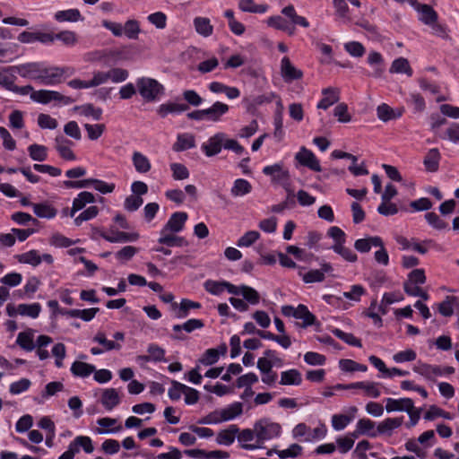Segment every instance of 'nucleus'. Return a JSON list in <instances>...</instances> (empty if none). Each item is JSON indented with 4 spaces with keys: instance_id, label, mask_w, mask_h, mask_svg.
Returning a JSON list of instances; mask_svg holds the SVG:
<instances>
[{
    "instance_id": "53",
    "label": "nucleus",
    "mask_w": 459,
    "mask_h": 459,
    "mask_svg": "<svg viewBox=\"0 0 459 459\" xmlns=\"http://www.w3.org/2000/svg\"><path fill=\"white\" fill-rule=\"evenodd\" d=\"M84 128L88 134V138L91 141H96L102 135L106 126L104 124H85Z\"/></svg>"
},
{
    "instance_id": "63",
    "label": "nucleus",
    "mask_w": 459,
    "mask_h": 459,
    "mask_svg": "<svg viewBox=\"0 0 459 459\" xmlns=\"http://www.w3.org/2000/svg\"><path fill=\"white\" fill-rule=\"evenodd\" d=\"M64 133L65 135L76 140L80 141L82 139V133L80 127L75 121H70L66 123L64 126Z\"/></svg>"
},
{
    "instance_id": "42",
    "label": "nucleus",
    "mask_w": 459,
    "mask_h": 459,
    "mask_svg": "<svg viewBox=\"0 0 459 459\" xmlns=\"http://www.w3.org/2000/svg\"><path fill=\"white\" fill-rule=\"evenodd\" d=\"M374 427H375L374 421L370 420L369 419H360L357 422V429L354 432L353 436L355 437H357L358 435H359V434H368L370 437H375L377 435V430L376 432L370 433V431L374 429Z\"/></svg>"
},
{
    "instance_id": "20",
    "label": "nucleus",
    "mask_w": 459,
    "mask_h": 459,
    "mask_svg": "<svg viewBox=\"0 0 459 459\" xmlns=\"http://www.w3.org/2000/svg\"><path fill=\"white\" fill-rule=\"evenodd\" d=\"M95 198L94 195L91 192H81L77 197H75L73 201V206L70 211L69 215L71 217H74V214L83 209L87 204H92L94 203Z\"/></svg>"
},
{
    "instance_id": "49",
    "label": "nucleus",
    "mask_w": 459,
    "mask_h": 459,
    "mask_svg": "<svg viewBox=\"0 0 459 459\" xmlns=\"http://www.w3.org/2000/svg\"><path fill=\"white\" fill-rule=\"evenodd\" d=\"M333 335L341 339L349 345L360 348L362 347L361 341L355 337L352 333H345L338 328L332 330Z\"/></svg>"
},
{
    "instance_id": "26",
    "label": "nucleus",
    "mask_w": 459,
    "mask_h": 459,
    "mask_svg": "<svg viewBox=\"0 0 459 459\" xmlns=\"http://www.w3.org/2000/svg\"><path fill=\"white\" fill-rule=\"evenodd\" d=\"M173 308H178L176 316L178 318H185L188 316L190 309H198L201 307V304L195 301H192L187 299H183L178 306L177 303H172Z\"/></svg>"
},
{
    "instance_id": "50",
    "label": "nucleus",
    "mask_w": 459,
    "mask_h": 459,
    "mask_svg": "<svg viewBox=\"0 0 459 459\" xmlns=\"http://www.w3.org/2000/svg\"><path fill=\"white\" fill-rule=\"evenodd\" d=\"M93 341L102 345L106 351L112 350H120L121 344L116 342L114 341L108 340L106 334L102 332H98L96 335L93 337Z\"/></svg>"
},
{
    "instance_id": "40",
    "label": "nucleus",
    "mask_w": 459,
    "mask_h": 459,
    "mask_svg": "<svg viewBox=\"0 0 459 459\" xmlns=\"http://www.w3.org/2000/svg\"><path fill=\"white\" fill-rule=\"evenodd\" d=\"M57 91H48V90H39V91H34L30 94V99L33 101L42 103V104H48L52 100H55V98H56Z\"/></svg>"
},
{
    "instance_id": "14",
    "label": "nucleus",
    "mask_w": 459,
    "mask_h": 459,
    "mask_svg": "<svg viewBox=\"0 0 459 459\" xmlns=\"http://www.w3.org/2000/svg\"><path fill=\"white\" fill-rule=\"evenodd\" d=\"M121 402L118 391L115 388H107L102 392L100 403L108 411L113 410Z\"/></svg>"
},
{
    "instance_id": "4",
    "label": "nucleus",
    "mask_w": 459,
    "mask_h": 459,
    "mask_svg": "<svg viewBox=\"0 0 459 459\" xmlns=\"http://www.w3.org/2000/svg\"><path fill=\"white\" fill-rule=\"evenodd\" d=\"M74 143L67 139L65 135H56L54 139V148L59 156L65 160H75L76 156L72 150Z\"/></svg>"
},
{
    "instance_id": "56",
    "label": "nucleus",
    "mask_w": 459,
    "mask_h": 459,
    "mask_svg": "<svg viewBox=\"0 0 459 459\" xmlns=\"http://www.w3.org/2000/svg\"><path fill=\"white\" fill-rule=\"evenodd\" d=\"M353 420V416L334 414L332 417V426L335 430H342Z\"/></svg>"
},
{
    "instance_id": "43",
    "label": "nucleus",
    "mask_w": 459,
    "mask_h": 459,
    "mask_svg": "<svg viewBox=\"0 0 459 459\" xmlns=\"http://www.w3.org/2000/svg\"><path fill=\"white\" fill-rule=\"evenodd\" d=\"M55 18L58 22H77L82 20L81 13L78 9H68L58 11L55 14Z\"/></svg>"
},
{
    "instance_id": "64",
    "label": "nucleus",
    "mask_w": 459,
    "mask_h": 459,
    "mask_svg": "<svg viewBox=\"0 0 459 459\" xmlns=\"http://www.w3.org/2000/svg\"><path fill=\"white\" fill-rule=\"evenodd\" d=\"M220 359V351L215 349H208L199 359L200 363L204 366H210L216 363Z\"/></svg>"
},
{
    "instance_id": "11",
    "label": "nucleus",
    "mask_w": 459,
    "mask_h": 459,
    "mask_svg": "<svg viewBox=\"0 0 459 459\" xmlns=\"http://www.w3.org/2000/svg\"><path fill=\"white\" fill-rule=\"evenodd\" d=\"M187 220V214L184 212H174L170 218L169 219L168 222L165 224V226L162 228L163 233L164 232H171V233H178L181 231L184 228V225Z\"/></svg>"
},
{
    "instance_id": "10",
    "label": "nucleus",
    "mask_w": 459,
    "mask_h": 459,
    "mask_svg": "<svg viewBox=\"0 0 459 459\" xmlns=\"http://www.w3.org/2000/svg\"><path fill=\"white\" fill-rule=\"evenodd\" d=\"M238 441L241 447L246 450H255L261 448V445L256 441L255 428L253 429H245L238 433Z\"/></svg>"
},
{
    "instance_id": "6",
    "label": "nucleus",
    "mask_w": 459,
    "mask_h": 459,
    "mask_svg": "<svg viewBox=\"0 0 459 459\" xmlns=\"http://www.w3.org/2000/svg\"><path fill=\"white\" fill-rule=\"evenodd\" d=\"M39 79L42 84L54 85L61 82V73L58 66L46 67L41 63L39 69Z\"/></svg>"
},
{
    "instance_id": "25",
    "label": "nucleus",
    "mask_w": 459,
    "mask_h": 459,
    "mask_svg": "<svg viewBox=\"0 0 459 459\" xmlns=\"http://www.w3.org/2000/svg\"><path fill=\"white\" fill-rule=\"evenodd\" d=\"M132 161L138 173H147L152 169L149 159L140 152H133Z\"/></svg>"
},
{
    "instance_id": "17",
    "label": "nucleus",
    "mask_w": 459,
    "mask_h": 459,
    "mask_svg": "<svg viewBox=\"0 0 459 459\" xmlns=\"http://www.w3.org/2000/svg\"><path fill=\"white\" fill-rule=\"evenodd\" d=\"M385 403V410L387 412L406 411L411 409L413 404V401L411 398H387Z\"/></svg>"
},
{
    "instance_id": "46",
    "label": "nucleus",
    "mask_w": 459,
    "mask_h": 459,
    "mask_svg": "<svg viewBox=\"0 0 459 459\" xmlns=\"http://www.w3.org/2000/svg\"><path fill=\"white\" fill-rule=\"evenodd\" d=\"M19 315L37 318L41 311V306L39 303L20 304L18 305Z\"/></svg>"
},
{
    "instance_id": "60",
    "label": "nucleus",
    "mask_w": 459,
    "mask_h": 459,
    "mask_svg": "<svg viewBox=\"0 0 459 459\" xmlns=\"http://www.w3.org/2000/svg\"><path fill=\"white\" fill-rule=\"evenodd\" d=\"M345 50L354 57H361L365 54V48L360 42L350 41L344 44Z\"/></svg>"
},
{
    "instance_id": "28",
    "label": "nucleus",
    "mask_w": 459,
    "mask_h": 459,
    "mask_svg": "<svg viewBox=\"0 0 459 459\" xmlns=\"http://www.w3.org/2000/svg\"><path fill=\"white\" fill-rule=\"evenodd\" d=\"M302 382V377L298 369H289L281 374L280 384L283 385H299Z\"/></svg>"
},
{
    "instance_id": "57",
    "label": "nucleus",
    "mask_w": 459,
    "mask_h": 459,
    "mask_svg": "<svg viewBox=\"0 0 459 459\" xmlns=\"http://www.w3.org/2000/svg\"><path fill=\"white\" fill-rule=\"evenodd\" d=\"M440 137L453 143H459V123H452Z\"/></svg>"
},
{
    "instance_id": "54",
    "label": "nucleus",
    "mask_w": 459,
    "mask_h": 459,
    "mask_svg": "<svg viewBox=\"0 0 459 459\" xmlns=\"http://www.w3.org/2000/svg\"><path fill=\"white\" fill-rule=\"evenodd\" d=\"M245 300L251 305H256L260 301L259 293L252 287L241 285V294Z\"/></svg>"
},
{
    "instance_id": "41",
    "label": "nucleus",
    "mask_w": 459,
    "mask_h": 459,
    "mask_svg": "<svg viewBox=\"0 0 459 459\" xmlns=\"http://www.w3.org/2000/svg\"><path fill=\"white\" fill-rule=\"evenodd\" d=\"M194 25L196 32L204 37H209L212 34L213 27L208 18L196 17L194 20Z\"/></svg>"
},
{
    "instance_id": "52",
    "label": "nucleus",
    "mask_w": 459,
    "mask_h": 459,
    "mask_svg": "<svg viewBox=\"0 0 459 459\" xmlns=\"http://www.w3.org/2000/svg\"><path fill=\"white\" fill-rule=\"evenodd\" d=\"M332 249L348 262L354 263L358 259L357 255L351 248L344 247V244H334Z\"/></svg>"
},
{
    "instance_id": "51",
    "label": "nucleus",
    "mask_w": 459,
    "mask_h": 459,
    "mask_svg": "<svg viewBox=\"0 0 459 459\" xmlns=\"http://www.w3.org/2000/svg\"><path fill=\"white\" fill-rule=\"evenodd\" d=\"M339 367L342 371L354 372V371H367L368 368L366 365L359 364L352 359H342L339 361Z\"/></svg>"
},
{
    "instance_id": "58",
    "label": "nucleus",
    "mask_w": 459,
    "mask_h": 459,
    "mask_svg": "<svg viewBox=\"0 0 459 459\" xmlns=\"http://www.w3.org/2000/svg\"><path fill=\"white\" fill-rule=\"evenodd\" d=\"M260 238V233L255 230L246 232L241 238H238L237 245L239 247H250Z\"/></svg>"
},
{
    "instance_id": "18",
    "label": "nucleus",
    "mask_w": 459,
    "mask_h": 459,
    "mask_svg": "<svg viewBox=\"0 0 459 459\" xmlns=\"http://www.w3.org/2000/svg\"><path fill=\"white\" fill-rule=\"evenodd\" d=\"M229 111V106L225 103L216 101L212 107L205 108V118L208 121L218 122L221 117Z\"/></svg>"
},
{
    "instance_id": "23",
    "label": "nucleus",
    "mask_w": 459,
    "mask_h": 459,
    "mask_svg": "<svg viewBox=\"0 0 459 459\" xmlns=\"http://www.w3.org/2000/svg\"><path fill=\"white\" fill-rule=\"evenodd\" d=\"M377 246H382V238L377 236L359 238L354 243L355 249L360 253H367L372 247Z\"/></svg>"
},
{
    "instance_id": "48",
    "label": "nucleus",
    "mask_w": 459,
    "mask_h": 459,
    "mask_svg": "<svg viewBox=\"0 0 459 459\" xmlns=\"http://www.w3.org/2000/svg\"><path fill=\"white\" fill-rule=\"evenodd\" d=\"M201 425H217L224 422L221 409L214 410L198 420Z\"/></svg>"
},
{
    "instance_id": "3",
    "label": "nucleus",
    "mask_w": 459,
    "mask_h": 459,
    "mask_svg": "<svg viewBox=\"0 0 459 459\" xmlns=\"http://www.w3.org/2000/svg\"><path fill=\"white\" fill-rule=\"evenodd\" d=\"M295 160L300 165L307 167L313 171L320 172L322 170L318 159L310 150L304 146H302L295 154Z\"/></svg>"
},
{
    "instance_id": "9",
    "label": "nucleus",
    "mask_w": 459,
    "mask_h": 459,
    "mask_svg": "<svg viewBox=\"0 0 459 459\" xmlns=\"http://www.w3.org/2000/svg\"><path fill=\"white\" fill-rule=\"evenodd\" d=\"M225 140L224 133H217L213 136L210 137L207 143L202 145V150L205 155L212 157L221 152L223 146V141Z\"/></svg>"
},
{
    "instance_id": "21",
    "label": "nucleus",
    "mask_w": 459,
    "mask_h": 459,
    "mask_svg": "<svg viewBox=\"0 0 459 459\" xmlns=\"http://www.w3.org/2000/svg\"><path fill=\"white\" fill-rule=\"evenodd\" d=\"M195 146V139L192 134H179L176 143L173 144V151L183 152Z\"/></svg>"
},
{
    "instance_id": "45",
    "label": "nucleus",
    "mask_w": 459,
    "mask_h": 459,
    "mask_svg": "<svg viewBox=\"0 0 459 459\" xmlns=\"http://www.w3.org/2000/svg\"><path fill=\"white\" fill-rule=\"evenodd\" d=\"M140 32V25L136 20H128L123 25V35H125L129 39H138Z\"/></svg>"
},
{
    "instance_id": "1",
    "label": "nucleus",
    "mask_w": 459,
    "mask_h": 459,
    "mask_svg": "<svg viewBox=\"0 0 459 459\" xmlns=\"http://www.w3.org/2000/svg\"><path fill=\"white\" fill-rule=\"evenodd\" d=\"M281 427L269 419H261L255 423L256 441L263 446L264 441L280 436Z\"/></svg>"
},
{
    "instance_id": "55",
    "label": "nucleus",
    "mask_w": 459,
    "mask_h": 459,
    "mask_svg": "<svg viewBox=\"0 0 459 459\" xmlns=\"http://www.w3.org/2000/svg\"><path fill=\"white\" fill-rule=\"evenodd\" d=\"M170 169L172 177L175 180H183L189 178V171L187 168L182 163H171Z\"/></svg>"
},
{
    "instance_id": "33",
    "label": "nucleus",
    "mask_w": 459,
    "mask_h": 459,
    "mask_svg": "<svg viewBox=\"0 0 459 459\" xmlns=\"http://www.w3.org/2000/svg\"><path fill=\"white\" fill-rule=\"evenodd\" d=\"M73 110L78 112L81 116L91 117L95 120H100L102 116V109L95 108L92 104L75 106Z\"/></svg>"
},
{
    "instance_id": "5",
    "label": "nucleus",
    "mask_w": 459,
    "mask_h": 459,
    "mask_svg": "<svg viewBox=\"0 0 459 459\" xmlns=\"http://www.w3.org/2000/svg\"><path fill=\"white\" fill-rule=\"evenodd\" d=\"M263 173L266 176L272 177L273 182L285 186L290 180V173L285 169L281 163L266 166L263 169Z\"/></svg>"
},
{
    "instance_id": "35",
    "label": "nucleus",
    "mask_w": 459,
    "mask_h": 459,
    "mask_svg": "<svg viewBox=\"0 0 459 459\" xmlns=\"http://www.w3.org/2000/svg\"><path fill=\"white\" fill-rule=\"evenodd\" d=\"M224 422L234 420L240 416L243 412V404L239 402H235L225 408L221 409Z\"/></svg>"
},
{
    "instance_id": "47",
    "label": "nucleus",
    "mask_w": 459,
    "mask_h": 459,
    "mask_svg": "<svg viewBox=\"0 0 459 459\" xmlns=\"http://www.w3.org/2000/svg\"><path fill=\"white\" fill-rule=\"evenodd\" d=\"M17 260L22 264H28L32 266H37L41 263V256L37 250H30L29 252L17 255Z\"/></svg>"
},
{
    "instance_id": "59",
    "label": "nucleus",
    "mask_w": 459,
    "mask_h": 459,
    "mask_svg": "<svg viewBox=\"0 0 459 459\" xmlns=\"http://www.w3.org/2000/svg\"><path fill=\"white\" fill-rule=\"evenodd\" d=\"M186 385L176 380L171 381V387L168 391L169 397L173 401L180 399L182 394L185 393Z\"/></svg>"
},
{
    "instance_id": "32",
    "label": "nucleus",
    "mask_w": 459,
    "mask_h": 459,
    "mask_svg": "<svg viewBox=\"0 0 459 459\" xmlns=\"http://www.w3.org/2000/svg\"><path fill=\"white\" fill-rule=\"evenodd\" d=\"M389 72L391 74H405L410 77L412 75V69L409 61L404 57L394 59L391 65Z\"/></svg>"
},
{
    "instance_id": "24",
    "label": "nucleus",
    "mask_w": 459,
    "mask_h": 459,
    "mask_svg": "<svg viewBox=\"0 0 459 459\" xmlns=\"http://www.w3.org/2000/svg\"><path fill=\"white\" fill-rule=\"evenodd\" d=\"M160 237L158 239V242L162 245H166L168 247H184L187 246L188 243L185 240L184 238L176 236L169 232H164L163 230H160Z\"/></svg>"
},
{
    "instance_id": "37",
    "label": "nucleus",
    "mask_w": 459,
    "mask_h": 459,
    "mask_svg": "<svg viewBox=\"0 0 459 459\" xmlns=\"http://www.w3.org/2000/svg\"><path fill=\"white\" fill-rule=\"evenodd\" d=\"M295 318L303 321L302 327H307L315 324L316 316L308 310L305 305H299L296 307Z\"/></svg>"
},
{
    "instance_id": "7",
    "label": "nucleus",
    "mask_w": 459,
    "mask_h": 459,
    "mask_svg": "<svg viewBox=\"0 0 459 459\" xmlns=\"http://www.w3.org/2000/svg\"><path fill=\"white\" fill-rule=\"evenodd\" d=\"M101 238L110 243H125V242H134L139 238V234L136 232H124L110 230L107 232L100 233Z\"/></svg>"
},
{
    "instance_id": "22",
    "label": "nucleus",
    "mask_w": 459,
    "mask_h": 459,
    "mask_svg": "<svg viewBox=\"0 0 459 459\" xmlns=\"http://www.w3.org/2000/svg\"><path fill=\"white\" fill-rule=\"evenodd\" d=\"M403 418H387L377 425V434L391 436L395 429L402 426Z\"/></svg>"
},
{
    "instance_id": "61",
    "label": "nucleus",
    "mask_w": 459,
    "mask_h": 459,
    "mask_svg": "<svg viewBox=\"0 0 459 459\" xmlns=\"http://www.w3.org/2000/svg\"><path fill=\"white\" fill-rule=\"evenodd\" d=\"M425 219L428 223L435 228L436 230H441L447 228L448 224L444 221L437 213L435 212H427L425 214Z\"/></svg>"
},
{
    "instance_id": "13",
    "label": "nucleus",
    "mask_w": 459,
    "mask_h": 459,
    "mask_svg": "<svg viewBox=\"0 0 459 459\" xmlns=\"http://www.w3.org/2000/svg\"><path fill=\"white\" fill-rule=\"evenodd\" d=\"M323 99L318 102L317 108L327 109L340 100V91L337 88H325L322 90Z\"/></svg>"
},
{
    "instance_id": "27",
    "label": "nucleus",
    "mask_w": 459,
    "mask_h": 459,
    "mask_svg": "<svg viewBox=\"0 0 459 459\" xmlns=\"http://www.w3.org/2000/svg\"><path fill=\"white\" fill-rule=\"evenodd\" d=\"M458 307V298L455 296H446L445 300L439 304L438 311L444 316H451L454 314V310Z\"/></svg>"
},
{
    "instance_id": "62",
    "label": "nucleus",
    "mask_w": 459,
    "mask_h": 459,
    "mask_svg": "<svg viewBox=\"0 0 459 459\" xmlns=\"http://www.w3.org/2000/svg\"><path fill=\"white\" fill-rule=\"evenodd\" d=\"M333 115L341 123H348L351 120L348 112V106L345 103H339L333 109Z\"/></svg>"
},
{
    "instance_id": "30",
    "label": "nucleus",
    "mask_w": 459,
    "mask_h": 459,
    "mask_svg": "<svg viewBox=\"0 0 459 459\" xmlns=\"http://www.w3.org/2000/svg\"><path fill=\"white\" fill-rule=\"evenodd\" d=\"M368 63L370 65L375 66L374 72L371 74V75L375 78L381 77L384 73V60L382 55L376 51L370 52L368 56Z\"/></svg>"
},
{
    "instance_id": "39",
    "label": "nucleus",
    "mask_w": 459,
    "mask_h": 459,
    "mask_svg": "<svg viewBox=\"0 0 459 459\" xmlns=\"http://www.w3.org/2000/svg\"><path fill=\"white\" fill-rule=\"evenodd\" d=\"M34 213L39 218L52 219L56 215V210L47 203L32 204Z\"/></svg>"
},
{
    "instance_id": "15",
    "label": "nucleus",
    "mask_w": 459,
    "mask_h": 459,
    "mask_svg": "<svg viewBox=\"0 0 459 459\" xmlns=\"http://www.w3.org/2000/svg\"><path fill=\"white\" fill-rule=\"evenodd\" d=\"M238 432L239 428L237 425H230L227 429L218 432L216 436V443L221 446H230L234 443Z\"/></svg>"
},
{
    "instance_id": "29",
    "label": "nucleus",
    "mask_w": 459,
    "mask_h": 459,
    "mask_svg": "<svg viewBox=\"0 0 459 459\" xmlns=\"http://www.w3.org/2000/svg\"><path fill=\"white\" fill-rule=\"evenodd\" d=\"M188 109V105L185 103H164L161 104L157 112L161 117H165L169 113H181Z\"/></svg>"
},
{
    "instance_id": "34",
    "label": "nucleus",
    "mask_w": 459,
    "mask_h": 459,
    "mask_svg": "<svg viewBox=\"0 0 459 459\" xmlns=\"http://www.w3.org/2000/svg\"><path fill=\"white\" fill-rule=\"evenodd\" d=\"M16 343L27 351H33L35 348L33 342V330L28 329L27 331L21 332L17 336Z\"/></svg>"
},
{
    "instance_id": "16",
    "label": "nucleus",
    "mask_w": 459,
    "mask_h": 459,
    "mask_svg": "<svg viewBox=\"0 0 459 459\" xmlns=\"http://www.w3.org/2000/svg\"><path fill=\"white\" fill-rule=\"evenodd\" d=\"M413 371L431 381H434L436 377L443 374L439 367L421 362H419L413 367Z\"/></svg>"
},
{
    "instance_id": "44",
    "label": "nucleus",
    "mask_w": 459,
    "mask_h": 459,
    "mask_svg": "<svg viewBox=\"0 0 459 459\" xmlns=\"http://www.w3.org/2000/svg\"><path fill=\"white\" fill-rule=\"evenodd\" d=\"M30 157L36 161H44L48 158V148L44 145L33 143L28 147Z\"/></svg>"
},
{
    "instance_id": "31",
    "label": "nucleus",
    "mask_w": 459,
    "mask_h": 459,
    "mask_svg": "<svg viewBox=\"0 0 459 459\" xmlns=\"http://www.w3.org/2000/svg\"><path fill=\"white\" fill-rule=\"evenodd\" d=\"M95 371V367L82 361H74L71 366V372L79 377H87Z\"/></svg>"
},
{
    "instance_id": "36",
    "label": "nucleus",
    "mask_w": 459,
    "mask_h": 459,
    "mask_svg": "<svg viewBox=\"0 0 459 459\" xmlns=\"http://www.w3.org/2000/svg\"><path fill=\"white\" fill-rule=\"evenodd\" d=\"M420 13V20L427 24L430 25L437 21V12L429 4H421L417 10Z\"/></svg>"
},
{
    "instance_id": "8",
    "label": "nucleus",
    "mask_w": 459,
    "mask_h": 459,
    "mask_svg": "<svg viewBox=\"0 0 459 459\" xmlns=\"http://www.w3.org/2000/svg\"><path fill=\"white\" fill-rule=\"evenodd\" d=\"M41 63L31 62L20 65L10 66V70L15 71L20 76L23 78H30L38 81Z\"/></svg>"
},
{
    "instance_id": "19",
    "label": "nucleus",
    "mask_w": 459,
    "mask_h": 459,
    "mask_svg": "<svg viewBox=\"0 0 459 459\" xmlns=\"http://www.w3.org/2000/svg\"><path fill=\"white\" fill-rule=\"evenodd\" d=\"M441 154L437 148L430 149L425 155L423 164L427 171L436 172L439 169Z\"/></svg>"
},
{
    "instance_id": "38",
    "label": "nucleus",
    "mask_w": 459,
    "mask_h": 459,
    "mask_svg": "<svg viewBox=\"0 0 459 459\" xmlns=\"http://www.w3.org/2000/svg\"><path fill=\"white\" fill-rule=\"evenodd\" d=\"M252 191L251 184L243 178L236 179L230 189V193L233 196L238 197L249 194Z\"/></svg>"
},
{
    "instance_id": "2",
    "label": "nucleus",
    "mask_w": 459,
    "mask_h": 459,
    "mask_svg": "<svg viewBox=\"0 0 459 459\" xmlns=\"http://www.w3.org/2000/svg\"><path fill=\"white\" fill-rule=\"evenodd\" d=\"M136 86L140 95L148 102L156 100L164 90L158 81L146 77L138 79Z\"/></svg>"
},
{
    "instance_id": "12",
    "label": "nucleus",
    "mask_w": 459,
    "mask_h": 459,
    "mask_svg": "<svg viewBox=\"0 0 459 459\" xmlns=\"http://www.w3.org/2000/svg\"><path fill=\"white\" fill-rule=\"evenodd\" d=\"M281 74L283 79L288 81H294L302 78L303 73L301 70L296 68L290 62V58L284 56L281 62Z\"/></svg>"
}]
</instances>
